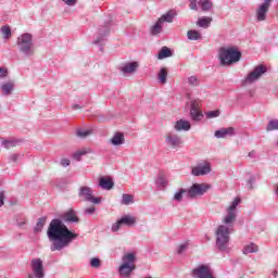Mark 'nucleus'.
Returning a JSON list of instances; mask_svg holds the SVG:
<instances>
[{
    "instance_id": "8",
    "label": "nucleus",
    "mask_w": 278,
    "mask_h": 278,
    "mask_svg": "<svg viewBox=\"0 0 278 278\" xmlns=\"http://www.w3.org/2000/svg\"><path fill=\"white\" fill-rule=\"evenodd\" d=\"M207 190H210V185L195 182L187 189V199H198V197H203Z\"/></svg>"
},
{
    "instance_id": "37",
    "label": "nucleus",
    "mask_w": 278,
    "mask_h": 278,
    "mask_svg": "<svg viewBox=\"0 0 278 278\" xmlns=\"http://www.w3.org/2000/svg\"><path fill=\"white\" fill-rule=\"evenodd\" d=\"M122 205H130V203H134V195L124 193L122 195Z\"/></svg>"
},
{
    "instance_id": "19",
    "label": "nucleus",
    "mask_w": 278,
    "mask_h": 278,
    "mask_svg": "<svg viewBox=\"0 0 278 278\" xmlns=\"http://www.w3.org/2000/svg\"><path fill=\"white\" fill-rule=\"evenodd\" d=\"M125 142V135L123 132H115L110 139V144L113 147H121Z\"/></svg>"
},
{
    "instance_id": "40",
    "label": "nucleus",
    "mask_w": 278,
    "mask_h": 278,
    "mask_svg": "<svg viewBox=\"0 0 278 278\" xmlns=\"http://www.w3.org/2000/svg\"><path fill=\"white\" fill-rule=\"evenodd\" d=\"M206 118H218L220 116V110L208 111L205 113Z\"/></svg>"
},
{
    "instance_id": "53",
    "label": "nucleus",
    "mask_w": 278,
    "mask_h": 278,
    "mask_svg": "<svg viewBox=\"0 0 278 278\" xmlns=\"http://www.w3.org/2000/svg\"><path fill=\"white\" fill-rule=\"evenodd\" d=\"M7 75H8V68L0 67V79L5 78Z\"/></svg>"
},
{
    "instance_id": "10",
    "label": "nucleus",
    "mask_w": 278,
    "mask_h": 278,
    "mask_svg": "<svg viewBox=\"0 0 278 278\" xmlns=\"http://www.w3.org/2000/svg\"><path fill=\"white\" fill-rule=\"evenodd\" d=\"M191 275L194 278H215L210 265H200L193 268Z\"/></svg>"
},
{
    "instance_id": "38",
    "label": "nucleus",
    "mask_w": 278,
    "mask_h": 278,
    "mask_svg": "<svg viewBox=\"0 0 278 278\" xmlns=\"http://www.w3.org/2000/svg\"><path fill=\"white\" fill-rule=\"evenodd\" d=\"M276 129H278V119L269 121L266 127V131H275Z\"/></svg>"
},
{
    "instance_id": "21",
    "label": "nucleus",
    "mask_w": 278,
    "mask_h": 278,
    "mask_svg": "<svg viewBox=\"0 0 278 278\" xmlns=\"http://www.w3.org/2000/svg\"><path fill=\"white\" fill-rule=\"evenodd\" d=\"M99 187L102 188V190H112V188H114V180L110 177H101Z\"/></svg>"
},
{
    "instance_id": "11",
    "label": "nucleus",
    "mask_w": 278,
    "mask_h": 278,
    "mask_svg": "<svg viewBox=\"0 0 278 278\" xmlns=\"http://www.w3.org/2000/svg\"><path fill=\"white\" fill-rule=\"evenodd\" d=\"M165 144L168 149H179L184 141L181 137L175 132H167L165 136Z\"/></svg>"
},
{
    "instance_id": "28",
    "label": "nucleus",
    "mask_w": 278,
    "mask_h": 278,
    "mask_svg": "<svg viewBox=\"0 0 278 278\" xmlns=\"http://www.w3.org/2000/svg\"><path fill=\"white\" fill-rule=\"evenodd\" d=\"M155 185L157 186V188H166V186H168V179H166V176L164 174H159L155 179Z\"/></svg>"
},
{
    "instance_id": "43",
    "label": "nucleus",
    "mask_w": 278,
    "mask_h": 278,
    "mask_svg": "<svg viewBox=\"0 0 278 278\" xmlns=\"http://www.w3.org/2000/svg\"><path fill=\"white\" fill-rule=\"evenodd\" d=\"M188 1H189L190 10H193V12H199V2H197V0H188Z\"/></svg>"
},
{
    "instance_id": "57",
    "label": "nucleus",
    "mask_w": 278,
    "mask_h": 278,
    "mask_svg": "<svg viewBox=\"0 0 278 278\" xmlns=\"http://www.w3.org/2000/svg\"><path fill=\"white\" fill-rule=\"evenodd\" d=\"M249 157H253L254 155H255V151L254 150H252L251 152H249Z\"/></svg>"
},
{
    "instance_id": "5",
    "label": "nucleus",
    "mask_w": 278,
    "mask_h": 278,
    "mask_svg": "<svg viewBox=\"0 0 278 278\" xmlns=\"http://www.w3.org/2000/svg\"><path fill=\"white\" fill-rule=\"evenodd\" d=\"M123 264L118 268L121 277H131V273L136 270V254L127 253L122 258Z\"/></svg>"
},
{
    "instance_id": "2",
    "label": "nucleus",
    "mask_w": 278,
    "mask_h": 278,
    "mask_svg": "<svg viewBox=\"0 0 278 278\" xmlns=\"http://www.w3.org/2000/svg\"><path fill=\"white\" fill-rule=\"evenodd\" d=\"M48 240L53 242L50 251H62L66 249L73 240H77V233L71 231L64 222L60 218H54L50 222L47 230Z\"/></svg>"
},
{
    "instance_id": "13",
    "label": "nucleus",
    "mask_w": 278,
    "mask_h": 278,
    "mask_svg": "<svg viewBox=\"0 0 278 278\" xmlns=\"http://www.w3.org/2000/svg\"><path fill=\"white\" fill-rule=\"evenodd\" d=\"M270 3H273V0H265L264 3L258 7L256 10V21H266V15L268 14V10H270Z\"/></svg>"
},
{
    "instance_id": "41",
    "label": "nucleus",
    "mask_w": 278,
    "mask_h": 278,
    "mask_svg": "<svg viewBox=\"0 0 278 278\" xmlns=\"http://www.w3.org/2000/svg\"><path fill=\"white\" fill-rule=\"evenodd\" d=\"M190 111H200L201 109V100H192L190 104Z\"/></svg>"
},
{
    "instance_id": "42",
    "label": "nucleus",
    "mask_w": 278,
    "mask_h": 278,
    "mask_svg": "<svg viewBox=\"0 0 278 278\" xmlns=\"http://www.w3.org/2000/svg\"><path fill=\"white\" fill-rule=\"evenodd\" d=\"M17 143L18 141H14V140H8L2 142V144L4 146V149H12L16 147Z\"/></svg>"
},
{
    "instance_id": "9",
    "label": "nucleus",
    "mask_w": 278,
    "mask_h": 278,
    "mask_svg": "<svg viewBox=\"0 0 278 278\" xmlns=\"http://www.w3.org/2000/svg\"><path fill=\"white\" fill-rule=\"evenodd\" d=\"M30 268L33 274H28V278H45V266L42 258H33L30 261Z\"/></svg>"
},
{
    "instance_id": "12",
    "label": "nucleus",
    "mask_w": 278,
    "mask_h": 278,
    "mask_svg": "<svg viewBox=\"0 0 278 278\" xmlns=\"http://www.w3.org/2000/svg\"><path fill=\"white\" fill-rule=\"evenodd\" d=\"M99 36L93 40V45L100 47V51H103V42H105V36L110 35V23L100 26L98 29Z\"/></svg>"
},
{
    "instance_id": "55",
    "label": "nucleus",
    "mask_w": 278,
    "mask_h": 278,
    "mask_svg": "<svg viewBox=\"0 0 278 278\" xmlns=\"http://www.w3.org/2000/svg\"><path fill=\"white\" fill-rule=\"evenodd\" d=\"M10 160H11V162H16V160H18V155L12 154V155L10 156Z\"/></svg>"
},
{
    "instance_id": "4",
    "label": "nucleus",
    "mask_w": 278,
    "mask_h": 278,
    "mask_svg": "<svg viewBox=\"0 0 278 278\" xmlns=\"http://www.w3.org/2000/svg\"><path fill=\"white\" fill-rule=\"evenodd\" d=\"M17 50L24 58H34L36 55V47L34 46V35L24 33L20 35L15 42Z\"/></svg>"
},
{
    "instance_id": "17",
    "label": "nucleus",
    "mask_w": 278,
    "mask_h": 278,
    "mask_svg": "<svg viewBox=\"0 0 278 278\" xmlns=\"http://www.w3.org/2000/svg\"><path fill=\"white\" fill-rule=\"evenodd\" d=\"M136 71H138V62L125 63L124 66L121 67L123 75H132Z\"/></svg>"
},
{
    "instance_id": "54",
    "label": "nucleus",
    "mask_w": 278,
    "mask_h": 278,
    "mask_svg": "<svg viewBox=\"0 0 278 278\" xmlns=\"http://www.w3.org/2000/svg\"><path fill=\"white\" fill-rule=\"evenodd\" d=\"M61 165L66 168V166H71V160L68 159H62L61 160Z\"/></svg>"
},
{
    "instance_id": "33",
    "label": "nucleus",
    "mask_w": 278,
    "mask_h": 278,
    "mask_svg": "<svg viewBox=\"0 0 278 278\" xmlns=\"http://www.w3.org/2000/svg\"><path fill=\"white\" fill-rule=\"evenodd\" d=\"M187 38L188 40H203V36H201V33L194 29L187 31Z\"/></svg>"
},
{
    "instance_id": "56",
    "label": "nucleus",
    "mask_w": 278,
    "mask_h": 278,
    "mask_svg": "<svg viewBox=\"0 0 278 278\" xmlns=\"http://www.w3.org/2000/svg\"><path fill=\"white\" fill-rule=\"evenodd\" d=\"M72 109H74V110H81V105H79V104H73V105H72Z\"/></svg>"
},
{
    "instance_id": "32",
    "label": "nucleus",
    "mask_w": 278,
    "mask_h": 278,
    "mask_svg": "<svg viewBox=\"0 0 278 278\" xmlns=\"http://www.w3.org/2000/svg\"><path fill=\"white\" fill-rule=\"evenodd\" d=\"M260 251V248L255 243H250L245 245L242 250L243 255H249L250 253H257Z\"/></svg>"
},
{
    "instance_id": "29",
    "label": "nucleus",
    "mask_w": 278,
    "mask_h": 278,
    "mask_svg": "<svg viewBox=\"0 0 278 278\" xmlns=\"http://www.w3.org/2000/svg\"><path fill=\"white\" fill-rule=\"evenodd\" d=\"M185 194H188V189H184V188L178 189L173 197V201H177V203H181V201H184Z\"/></svg>"
},
{
    "instance_id": "24",
    "label": "nucleus",
    "mask_w": 278,
    "mask_h": 278,
    "mask_svg": "<svg viewBox=\"0 0 278 278\" xmlns=\"http://www.w3.org/2000/svg\"><path fill=\"white\" fill-rule=\"evenodd\" d=\"M1 90L5 97H10L14 90V81L10 80L1 85Z\"/></svg>"
},
{
    "instance_id": "18",
    "label": "nucleus",
    "mask_w": 278,
    "mask_h": 278,
    "mask_svg": "<svg viewBox=\"0 0 278 278\" xmlns=\"http://www.w3.org/2000/svg\"><path fill=\"white\" fill-rule=\"evenodd\" d=\"M191 127L192 125L190 124V122L185 119H179L174 125V129L176 131H190Z\"/></svg>"
},
{
    "instance_id": "20",
    "label": "nucleus",
    "mask_w": 278,
    "mask_h": 278,
    "mask_svg": "<svg viewBox=\"0 0 278 278\" xmlns=\"http://www.w3.org/2000/svg\"><path fill=\"white\" fill-rule=\"evenodd\" d=\"M63 220L65 223H79V217L73 208L68 210L63 214Z\"/></svg>"
},
{
    "instance_id": "45",
    "label": "nucleus",
    "mask_w": 278,
    "mask_h": 278,
    "mask_svg": "<svg viewBox=\"0 0 278 278\" xmlns=\"http://www.w3.org/2000/svg\"><path fill=\"white\" fill-rule=\"evenodd\" d=\"M188 84L189 86H193V87L199 86V78L197 76H190L188 78Z\"/></svg>"
},
{
    "instance_id": "36",
    "label": "nucleus",
    "mask_w": 278,
    "mask_h": 278,
    "mask_svg": "<svg viewBox=\"0 0 278 278\" xmlns=\"http://www.w3.org/2000/svg\"><path fill=\"white\" fill-rule=\"evenodd\" d=\"M191 119H193L195 123H199V121L203 119V112L201 111H190Z\"/></svg>"
},
{
    "instance_id": "44",
    "label": "nucleus",
    "mask_w": 278,
    "mask_h": 278,
    "mask_svg": "<svg viewBox=\"0 0 278 278\" xmlns=\"http://www.w3.org/2000/svg\"><path fill=\"white\" fill-rule=\"evenodd\" d=\"M121 227H123V223H121V219H118L112 225L111 231H113V233H116V231L121 230Z\"/></svg>"
},
{
    "instance_id": "48",
    "label": "nucleus",
    "mask_w": 278,
    "mask_h": 278,
    "mask_svg": "<svg viewBox=\"0 0 278 278\" xmlns=\"http://www.w3.org/2000/svg\"><path fill=\"white\" fill-rule=\"evenodd\" d=\"M188 250V243H182L178 247L177 253L178 255H181V253H185V251Z\"/></svg>"
},
{
    "instance_id": "1",
    "label": "nucleus",
    "mask_w": 278,
    "mask_h": 278,
    "mask_svg": "<svg viewBox=\"0 0 278 278\" xmlns=\"http://www.w3.org/2000/svg\"><path fill=\"white\" fill-rule=\"evenodd\" d=\"M238 205H240V198H235L223 217V224L219 225L215 231V247L223 253L229 251V236L233 231V225L238 218Z\"/></svg>"
},
{
    "instance_id": "14",
    "label": "nucleus",
    "mask_w": 278,
    "mask_h": 278,
    "mask_svg": "<svg viewBox=\"0 0 278 278\" xmlns=\"http://www.w3.org/2000/svg\"><path fill=\"white\" fill-rule=\"evenodd\" d=\"M191 173L194 177H202L203 175H210V173H212V167L210 163L200 164L192 167Z\"/></svg>"
},
{
    "instance_id": "31",
    "label": "nucleus",
    "mask_w": 278,
    "mask_h": 278,
    "mask_svg": "<svg viewBox=\"0 0 278 278\" xmlns=\"http://www.w3.org/2000/svg\"><path fill=\"white\" fill-rule=\"evenodd\" d=\"M45 225H47V217H40L34 227V233H40L45 229Z\"/></svg>"
},
{
    "instance_id": "49",
    "label": "nucleus",
    "mask_w": 278,
    "mask_h": 278,
    "mask_svg": "<svg viewBox=\"0 0 278 278\" xmlns=\"http://www.w3.org/2000/svg\"><path fill=\"white\" fill-rule=\"evenodd\" d=\"M247 184H248L249 190H253V185L255 184V176H250Z\"/></svg>"
},
{
    "instance_id": "52",
    "label": "nucleus",
    "mask_w": 278,
    "mask_h": 278,
    "mask_svg": "<svg viewBox=\"0 0 278 278\" xmlns=\"http://www.w3.org/2000/svg\"><path fill=\"white\" fill-rule=\"evenodd\" d=\"M5 204V191H0V207Z\"/></svg>"
},
{
    "instance_id": "47",
    "label": "nucleus",
    "mask_w": 278,
    "mask_h": 278,
    "mask_svg": "<svg viewBox=\"0 0 278 278\" xmlns=\"http://www.w3.org/2000/svg\"><path fill=\"white\" fill-rule=\"evenodd\" d=\"M90 265L92 268H99L101 266V261L97 257L91 258Z\"/></svg>"
},
{
    "instance_id": "25",
    "label": "nucleus",
    "mask_w": 278,
    "mask_h": 278,
    "mask_svg": "<svg viewBox=\"0 0 278 278\" xmlns=\"http://www.w3.org/2000/svg\"><path fill=\"white\" fill-rule=\"evenodd\" d=\"M210 25H212V17L203 16L197 22V26L202 27L203 29H207Z\"/></svg>"
},
{
    "instance_id": "51",
    "label": "nucleus",
    "mask_w": 278,
    "mask_h": 278,
    "mask_svg": "<svg viewBox=\"0 0 278 278\" xmlns=\"http://www.w3.org/2000/svg\"><path fill=\"white\" fill-rule=\"evenodd\" d=\"M65 5H68L70 8H73L74 5H77V0H62Z\"/></svg>"
},
{
    "instance_id": "3",
    "label": "nucleus",
    "mask_w": 278,
    "mask_h": 278,
    "mask_svg": "<svg viewBox=\"0 0 278 278\" xmlns=\"http://www.w3.org/2000/svg\"><path fill=\"white\" fill-rule=\"evenodd\" d=\"M220 66H231V64H238L242 60V52L236 47H222L218 50V55Z\"/></svg>"
},
{
    "instance_id": "15",
    "label": "nucleus",
    "mask_w": 278,
    "mask_h": 278,
    "mask_svg": "<svg viewBox=\"0 0 278 278\" xmlns=\"http://www.w3.org/2000/svg\"><path fill=\"white\" fill-rule=\"evenodd\" d=\"M215 138H227V136H236V128L233 127H228V128H222L218 130H215L214 132Z\"/></svg>"
},
{
    "instance_id": "30",
    "label": "nucleus",
    "mask_w": 278,
    "mask_h": 278,
    "mask_svg": "<svg viewBox=\"0 0 278 278\" xmlns=\"http://www.w3.org/2000/svg\"><path fill=\"white\" fill-rule=\"evenodd\" d=\"M198 5H200L202 12H210L212 10V0H199Z\"/></svg>"
},
{
    "instance_id": "46",
    "label": "nucleus",
    "mask_w": 278,
    "mask_h": 278,
    "mask_svg": "<svg viewBox=\"0 0 278 278\" xmlns=\"http://www.w3.org/2000/svg\"><path fill=\"white\" fill-rule=\"evenodd\" d=\"M16 225H17V227H20V229H23V227H25V225H27V218L21 217L20 219H17Z\"/></svg>"
},
{
    "instance_id": "50",
    "label": "nucleus",
    "mask_w": 278,
    "mask_h": 278,
    "mask_svg": "<svg viewBox=\"0 0 278 278\" xmlns=\"http://www.w3.org/2000/svg\"><path fill=\"white\" fill-rule=\"evenodd\" d=\"M94 212H97V208L94 206H90V207L85 208V214L87 216H92V214H94Z\"/></svg>"
},
{
    "instance_id": "39",
    "label": "nucleus",
    "mask_w": 278,
    "mask_h": 278,
    "mask_svg": "<svg viewBox=\"0 0 278 278\" xmlns=\"http://www.w3.org/2000/svg\"><path fill=\"white\" fill-rule=\"evenodd\" d=\"M76 136L78 138H88V136H92V130L78 129Z\"/></svg>"
},
{
    "instance_id": "16",
    "label": "nucleus",
    "mask_w": 278,
    "mask_h": 278,
    "mask_svg": "<svg viewBox=\"0 0 278 278\" xmlns=\"http://www.w3.org/2000/svg\"><path fill=\"white\" fill-rule=\"evenodd\" d=\"M123 227H136V223H138V218L134 215H124L119 218Z\"/></svg>"
},
{
    "instance_id": "6",
    "label": "nucleus",
    "mask_w": 278,
    "mask_h": 278,
    "mask_svg": "<svg viewBox=\"0 0 278 278\" xmlns=\"http://www.w3.org/2000/svg\"><path fill=\"white\" fill-rule=\"evenodd\" d=\"M78 199L85 203H92V205H101L102 201L100 197H94V190L89 186L78 188Z\"/></svg>"
},
{
    "instance_id": "34",
    "label": "nucleus",
    "mask_w": 278,
    "mask_h": 278,
    "mask_svg": "<svg viewBox=\"0 0 278 278\" xmlns=\"http://www.w3.org/2000/svg\"><path fill=\"white\" fill-rule=\"evenodd\" d=\"M168 77V71L166 67H162L159 73V81L160 84H166Z\"/></svg>"
},
{
    "instance_id": "23",
    "label": "nucleus",
    "mask_w": 278,
    "mask_h": 278,
    "mask_svg": "<svg viewBox=\"0 0 278 278\" xmlns=\"http://www.w3.org/2000/svg\"><path fill=\"white\" fill-rule=\"evenodd\" d=\"M163 30L164 24L160 20H157L155 24L152 27H150V34L152 36H157L159 34H162Z\"/></svg>"
},
{
    "instance_id": "22",
    "label": "nucleus",
    "mask_w": 278,
    "mask_h": 278,
    "mask_svg": "<svg viewBox=\"0 0 278 278\" xmlns=\"http://www.w3.org/2000/svg\"><path fill=\"white\" fill-rule=\"evenodd\" d=\"M175 16H177V11L175 10H169L168 12H166L165 14H163L159 21L164 23H173V21H175Z\"/></svg>"
},
{
    "instance_id": "26",
    "label": "nucleus",
    "mask_w": 278,
    "mask_h": 278,
    "mask_svg": "<svg viewBox=\"0 0 278 278\" xmlns=\"http://www.w3.org/2000/svg\"><path fill=\"white\" fill-rule=\"evenodd\" d=\"M157 60H165V58H173V51L168 47H163L159 54H157Z\"/></svg>"
},
{
    "instance_id": "27",
    "label": "nucleus",
    "mask_w": 278,
    "mask_h": 278,
    "mask_svg": "<svg viewBox=\"0 0 278 278\" xmlns=\"http://www.w3.org/2000/svg\"><path fill=\"white\" fill-rule=\"evenodd\" d=\"M88 153H92V150L90 148H84L83 150L75 152L73 159L76 160V162H81V156L88 155Z\"/></svg>"
},
{
    "instance_id": "7",
    "label": "nucleus",
    "mask_w": 278,
    "mask_h": 278,
    "mask_svg": "<svg viewBox=\"0 0 278 278\" xmlns=\"http://www.w3.org/2000/svg\"><path fill=\"white\" fill-rule=\"evenodd\" d=\"M266 67L264 65H256L253 71H251L243 80H241V86L247 87L255 84L264 73H266Z\"/></svg>"
},
{
    "instance_id": "35",
    "label": "nucleus",
    "mask_w": 278,
    "mask_h": 278,
    "mask_svg": "<svg viewBox=\"0 0 278 278\" xmlns=\"http://www.w3.org/2000/svg\"><path fill=\"white\" fill-rule=\"evenodd\" d=\"M0 31H1L4 40H8L12 36V29L10 28V26H2L0 28Z\"/></svg>"
}]
</instances>
